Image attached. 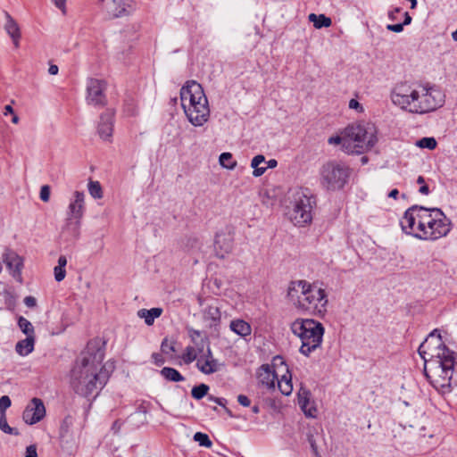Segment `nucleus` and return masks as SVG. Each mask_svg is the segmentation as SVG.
I'll return each instance as SVG.
<instances>
[{"instance_id": "f257e3e1", "label": "nucleus", "mask_w": 457, "mask_h": 457, "mask_svg": "<svg viewBox=\"0 0 457 457\" xmlns=\"http://www.w3.org/2000/svg\"><path fill=\"white\" fill-rule=\"evenodd\" d=\"M419 353L430 384L441 394L451 392L457 386V353L444 344L437 329L420 345Z\"/></svg>"}, {"instance_id": "f03ea898", "label": "nucleus", "mask_w": 457, "mask_h": 457, "mask_svg": "<svg viewBox=\"0 0 457 457\" xmlns=\"http://www.w3.org/2000/svg\"><path fill=\"white\" fill-rule=\"evenodd\" d=\"M104 357L101 342H88L71 371V386L78 395L85 397L97 395L105 385L109 374L106 367L102 365Z\"/></svg>"}, {"instance_id": "7ed1b4c3", "label": "nucleus", "mask_w": 457, "mask_h": 457, "mask_svg": "<svg viewBox=\"0 0 457 457\" xmlns=\"http://www.w3.org/2000/svg\"><path fill=\"white\" fill-rule=\"evenodd\" d=\"M390 99L402 110L416 114H425L440 108L445 104V96L436 86L401 82L392 88Z\"/></svg>"}, {"instance_id": "20e7f679", "label": "nucleus", "mask_w": 457, "mask_h": 457, "mask_svg": "<svg viewBox=\"0 0 457 457\" xmlns=\"http://www.w3.org/2000/svg\"><path fill=\"white\" fill-rule=\"evenodd\" d=\"M287 296L300 310L318 315L327 312L328 295L317 284H310L305 280L294 281L288 287Z\"/></svg>"}, {"instance_id": "39448f33", "label": "nucleus", "mask_w": 457, "mask_h": 457, "mask_svg": "<svg viewBox=\"0 0 457 457\" xmlns=\"http://www.w3.org/2000/svg\"><path fill=\"white\" fill-rule=\"evenodd\" d=\"M180 102L188 121L195 127H201L210 118L208 99L201 84L190 80L180 89Z\"/></svg>"}, {"instance_id": "423d86ee", "label": "nucleus", "mask_w": 457, "mask_h": 457, "mask_svg": "<svg viewBox=\"0 0 457 457\" xmlns=\"http://www.w3.org/2000/svg\"><path fill=\"white\" fill-rule=\"evenodd\" d=\"M377 141V128L370 122L352 124L344 130V151L347 154H363Z\"/></svg>"}, {"instance_id": "0eeeda50", "label": "nucleus", "mask_w": 457, "mask_h": 457, "mask_svg": "<svg viewBox=\"0 0 457 457\" xmlns=\"http://www.w3.org/2000/svg\"><path fill=\"white\" fill-rule=\"evenodd\" d=\"M290 329L301 341L299 352L303 355L308 357L320 347L325 328L320 321L299 318L291 323Z\"/></svg>"}, {"instance_id": "6e6552de", "label": "nucleus", "mask_w": 457, "mask_h": 457, "mask_svg": "<svg viewBox=\"0 0 457 457\" xmlns=\"http://www.w3.org/2000/svg\"><path fill=\"white\" fill-rule=\"evenodd\" d=\"M451 230V221L439 208L423 210L420 225V239L434 241L445 237Z\"/></svg>"}, {"instance_id": "1a4fd4ad", "label": "nucleus", "mask_w": 457, "mask_h": 457, "mask_svg": "<svg viewBox=\"0 0 457 457\" xmlns=\"http://www.w3.org/2000/svg\"><path fill=\"white\" fill-rule=\"evenodd\" d=\"M314 200L304 191L298 190L294 193L287 215L295 226H304L312 220V208Z\"/></svg>"}, {"instance_id": "9d476101", "label": "nucleus", "mask_w": 457, "mask_h": 457, "mask_svg": "<svg viewBox=\"0 0 457 457\" xmlns=\"http://www.w3.org/2000/svg\"><path fill=\"white\" fill-rule=\"evenodd\" d=\"M85 212V194L75 191L70 200L67 209V218L64 229L75 238L80 234L81 220Z\"/></svg>"}, {"instance_id": "9b49d317", "label": "nucleus", "mask_w": 457, "mask_h": 457, "mask_svg": "<svg viewBox=\"0 0 457 457\" xmlns=\"http://www.w3.org/2000/svg\"><path fill=\"white\" fill-rule=\"evenodd\" d=\"M348 175L346 166L336 162H329L321 168V184L329 190L340 189L346 183Z\"/></svg>"}, {"instance_id": "f8f14e48", "label": "nucleus", "mask_w": 457, "mask_h": 457, "mask_svg": "<svg viewBox=\"0 0 457 457\" xmlns=\"http://www.w3.org/2000/svg\"><path fill=\"white\" fill-rule=\"evenodd\" d=\"M423 206L413 205L408 208L400 220L402 230L410 236L420 239V225L423 216Z\"/></svg>"}, {"instance_id": "ddd939ff", "label": "nucleus", "mask_w": 457, "mask_h": 457, "mask_svg": "<svg viewBox=\"0 0 457 457\" xmlns=\"http://www.w3.org/2000/svg\"><path fill=\"white\" fill-rule=\"evenodd\" d=\"M105 89L104 80L89 79L87 83L86 100L87 104L94 106H104L106 104Z\"/></svg>"}, {"instance_id": "4468645a", "label": "nucleus", "mask_w": 457, "mask_h": 457, "mask_svg": "<svg viewBox=\"0 0 457 457\" xmlns=\"http://www.w3.org/2000/svg\"><path fill=\"white\" fill-rule=\"evenodd\" d=\"M103 11L110 19L129 15L134 10L133 0H102Z\"/></svg>"}, {"instance_id": "2eb2a0df", "label": "nucleus", "mask_w": 457, "mask_h": 457, "mask_svg": "<svg viewBox=\"0 0 457 457\" xmlns=\"http://www.w3.org/2000/svg\"><path fill=\"white\" fill-rule=\"evenodd\" d=\"M273 364L279 365L278 370H281L279 377L276 381L279 391L284 395H290L293 391L292 375L281 356L273 358Z\"/></svg>"}, {"instance_id": "dca6fc26", "label": "nucleus", "mask_w": 457, "mask_h": 457, "mask_svg": "<svg viewBox=\"0 0 457 457\" xmlns=\"http://www.w3.org/2000/svg\"><path fill=\"white\" fill-rule=\"evenodd\" d=\"M2 260L6 265L12 277L18 282H22L21 270L23 269V259L11 249H5L2 254Z\"/></svg>"}, {"instance_id": "f3484780", "label": "nucleus", "mask_w": 457, "mask_h": 457, "mask_svg": "<svg viewBox=\"0 0 457 457\" xmlns=\"http://www.w3.org/2000/svg\"><path fill=\"white\" fill-rule=\"evenodd\" d=\"M45 415L46 408L42 400L35 397L25 408L22 413V419L25 423L33 425L39 422Z\"/></svg>"}, {"instance_id": "a211bd4d", "label": "nucleus", "mask_w": 457, "mask_h": 457, "mask_svg": "<svg viewBox=\"0 0 457 457\" xmlns=\"http://www.w3.org/2000/svg\"><path fill=\"white\" fill-rule=\"evenodd\" d=\"M279 365L262 364L257 371L258 381L268 389H275L276 381L279 377L281 370Z\"/></svg>"}, {"instance_id": "6ab92c4d", "label": "nucleus", "mask_w": 457, "mask_h": 457, "mask_svg": "<svg viewBox=\"0 0 457 457\" xmlns=\"http://www.w3.org/2000/svg\"><path fill=\"white\" fill-rule=\"evenodd\" d=\"M234 237L230 232H219L214 240V251L219 258H224L233 249Z\"/></svg>"}, {"instance_id": "aec40b11", "label": "nucleus", "mask_w": 457, "mask_h": 457, "mask_svg": "<svg viewBox=\"0 0 457 457\" xmlns=\"http://www.w3.org/2000/svg\"><path fill=\"white\" fill-rule=\"evenodd\" d=\"M196 367L202 373L206 375L215 373L219 370L220 364L218 361L213 358L210 346H208L206 353L200 355L197 359Z\"/></svg>"}, {"instance_id": "412c9836", "label": "nucleus", "mask_w": 457, "mask_h": 457, "mask_svg": "<svg viewBox=\"0 0 457 457\" xmlns=\"http://www.w3.org/2000/svg\"><path fill=\"white\" fill-rule=\"evenodd\" d=\"M298 404L307 418H316L317 408L314 401L311 400L309 390L301 387L298 391Z\"/></svg>"}, {"instance_id": "4be33fe9", "label": "nucleus", "mask_w": 457, "mask_h": 457, "mask_svg": "<svg viewBox=\"0 0 457 457\" xmlns=\"http://www.w3.org/2000/svg\"><path fill=\"white\" fill-rule=\"evenodd\" d=\"M113 113L111 111L104 112L98 124V134L104 140H109L112 136Z\"/></svg>"}, {"instance_id": "5701e85b", "label": "nucleus", "mask_w": 457, "mask_h": 457, "mask_svg": "<svg viewBox=\"0 0 457 457\" xmlns=\"http://www.w3.org/2000/svg\"><path fill=\"white\" fill-rule=\"evenodd\" d=\"M5 19L6 22L4 25V29L12 38L14 46L17 48L19 47V42L21 38L20 27L18 23L14 21V19L8 12H5Z\"/></svg>"}, {"instance_id": "b1692460", "label": "nucleus", "mask_w": 457, "mask_h": 457, "mask_svg": "<svg viewBox=\"0 0 457 457\" xmlns=\"http://www.w3.org/2000/svg\"><path fill=\"white\" fill-rule=\"evenodd\" d=\"M229 328L235 334L242 337H248L252 333L251 325L241 319L231 320Z\"/></svg>"}, {"instance_id": "393cba45", "label": "nucleus", "mask_w": 457, "mask_h": 457, "mask_svg": "<svg viewBox=\"0 0 457 457\" xmlns=\"http://www.w3.org/2000/svg\"><path fill=\"white\" fill-rule=\"evenodd\" d=\"M162 313V308H152L150 310L140 309L137 312V316L145 320L146 325L150 326L154 323V320L160 317Z\"/></svg>"}, {"instance_id": "a878e982", "label": "nucleus", "mask_w": 457, "mask_h": 457, "mask_svg": "<svg viewBox=\"0 0 457 457\" xmlns=\"http://www.w3.org/2000/svg\"><path fill=\"white\" fill-rule=\"evenodd\" d=\"M35 337H27L16 344L15 350L21 355L26 356L34 350Z\"/></svg>"}, {"instance_id": "bb28decb", "label": "nucleus", "mask_w": 457, "mask_h": 457, "mask_svg": "<svg viewBox=\"0 0 457 457\" xmlns=\"http://www.w3.org/2000/svg\"><path fill=\"white\" fill-rule=\"evenodd\" d=\"M265 162V157L262 154L255 155L251 161V168L253 170V176L255 178L261 177L265 173L267 168L265 166H261V164Z\"/></svg>"}, {"instance_id": "cd10ccee", "label": "nucleus", "mask_w": 457, "mask_h": 457, "mask_svg": "<svg viewBox=\"0 0 457 457\" xmlns=\"http://www.w3.org/2000/svg\"><path fill=\"white\" fill-rule=\"evenodd\" d=\"M308 18L316 29L328 28L332 23L331 19L324 14L317 15L315 13H311Z\"/></svg>"}, {"instance_id": "c85d7f7f", "label": "nucleus", "mask_w": 457, "mask_h": 457, "mask_svg": "<svg viewBox=\"0 0 457 457\" xmlns=\"http://www.w3.org/2000/svg\"><path fill=\"white\" fill-rule=\"evenodd\" d=\"M161 375L165 379L172 382H180L185 380V378L176 369L170 367L162 368Z\"/></svg>"}, {"instance_id": "c756f323", "label": "nucleus", "mask_w": 457, "mask_h": 457, "mask_svg": "<svg viewBox=\"0 0 457 457\" xmlns=\"http://www.w3.org/2000/svg\"><path fill=\"white\" fill-rule=\"evenodd\" d=\"M220 164L228 170H234L237 167V162L233 160L230 153H222L219 157Z\"/></svg>"}, {"instance_id": "7c9ffc66", "label": "nucleus", "mask_w": 457, "mask_h": 457, "mask_svg": "<svg viewBox=\"0 0 457 457\" xmlns=\"http://www.w3.org/2000/svg\"><path fill=\"white\" fill-rule=\"evenodd\" d=\"M88 192L90 195L95 199H101L103 197V190L98 181L89 180Z\"/></svg>"}, {"instance_id": "2f4dec72", "label": "nucleus", "mask_w": 457, "mask_h": 457, "mask_svg": "<svg viewBox=\"0 0 457 457\" xmlns=\"http://www.w3.org/2000/svg\"><path fill=\"white\" fill-rule=\"evenodd\" d=\"M18 325L21 330L27 336V337H35L34 335V328L30 321H29L24 317H20L18 320Z\"/></svg>"}, {"instance_id": "473e14b6", "label": "nucleus", "mask_w": 457, "mask_h": 457, "mask_svg": "<svg viewBox=\"0 0 457 457\" xmlns=\"http://www.w3.org/2000/svg\"><path fill=\"white\" fill-rule=\"evenodd\" d=\"M204 319L210 320L213 322L220 320V312L217 306L210 305L208 306L204 312Z\"/></svg>"}, {"instance_id": "72a5a7b5", "label": "nucleus", "mask_w": 457, "mask_h": 457, "mask_svg": "<svg viewBox=\"0 0 457 457\" xmlns=\"http://www.w3.org/2000/svg\"><path fill=\"white\" fill-rule=\"evenodd\" d=\"M0 429L5 434L14 436L20 435V432L17 428H12L8 425L5 413L0 414Z\"/></svg>"}, {"instance_id": "f704fd0d", "label": "nucleus", "mask_w": 457, "mask_h": 457, "mask_svg": "<svg viewBox=\"0 0 457 457\" xmlns=\"http://www.w3.org/2000/svg\"><path fill=\"white\" fill-rule=\"evenodd\" d=\"M208 391L209 386L205 384H200L192 388L191 395L195 399L200 400L207 395Z\"/></svg>"}, {"instance_id": "c9c22d12", "label": "nucleus", "mask_w": 457, "mask_h": 457, "mask_svg": "<svg viewBox=\"0 0 457 457\" xmlns=\"http://www.w3.org/2000/svg\"><path fill=\"white\" fill-rule=\"evenodd\" d=\"M197 352L194 346L188 345L186 347L185 352L182 355V359L185 363L189 364L194 361H197Z\"/></svg>"}, {"instance_id": "e433bc0d", "label": "nucleus", "mask_w": 457, "mask_h": 457, "mask_svg": "<svg viewBox=\"0 0 457 457\" xmlns=\"http://www.w3.org/2000/svg\"><path fill=\"white\" fill-rule=\"evenodd\" d=\"M194 440L197 442L201 446L210 448L212 445V443L210 440L208 435L202 432H196L194 435Z\"/></svg>"}, {"instance_id": "4c0bfd02", "label": "nucleus", "mask_w": 457, "mask_h": 457, "mask_svg": "<svg viewBox=\"0 0 457 457\" xmlns=\"http://www.w3.org/2000/svg\"><path fill=\"white\" fill-rule=\"evenodd\" d=\"M416 145L420 148L433 150L436 147V141L434 137H422L416 142Z\"/></svg>"}, {"instance_id": "58836bf2", "label": "nucleus", "mask_w": 457, "mask_h": 457, "mask_svg": "<svg viewBox=\"0 0 457 457\" xmlns=\"http://www.w3.org/2000/svg\"><path fill=\"white\" fill-rule=\"evenodd\" d=\"M54 278L57 282H61L66 276V270L64 267L55 266L54 269Z\"/></svg>"}, {"instance_id": "ea45409f", "label": "nucleus", "mask_w": 457, "mask_h": 457, "mask_svg": "<svg viewBox=\"0 0 457 457\" xmlns=\"http://www.w3.org/2000/svg\"><path fill=\"white\" fill-rule=\"evenodd\" d=\"M11 399L7 395L0 398V414L5 413L6 410L11 406Z\"/></svg>"}, {"instance_id": "a19ab883", "label": "nucleus", "mask_w": 457, "mask_h": 457, "mask_svg": "<svg viewBox=\"0 0 457 457\" xmlns=\"http://www.w3.org/2000/svg\"><path fill=\"white\" fill-rule=\"evenodd\" d=\"M417 183L420 185V187L419 189V192L422 195H428L429 194V188L428 185L425 183V179L422 176H419L417 179Z\"/></svg>"}, {"instance_id": "79ce46f5", "label": "nucleus", "mask_w": 457, "mask_h": 457, "mask_svg": "<svg viewBox=\"0 0 457 457\" xmlns=\"http://www.w3.org/2000/svg\"><path fill=\"white\" fill-rule=\"evenodd\" d=\"M161 349L162 353L169 354L170 353L175 352L174 345L173 343H169L167 339H164L162 342Z\"/></svg>"}, {"instance_id": "37998d69", "label": "nucleus", "mask_w": 457, "mask_h": 457, "mask_svg": "<svg viewBox=\"0 0 457 457\" xmlns=\"http://www.w3.org/2000/svg\"><path fill=\"white\" fill-rule=\"evenodd\" d=\"M49 198H50V187L47 185H45V186L41 187V189H40V199L43 202L46 203L49 201Z\"/></svg>"}, {"instance_id": "c03bdc74", "label": "nucleus", "mask_w": 457, "mask_h": 457, "mask_svg": "<svg viewBox=\"0 0 457 457\" xmlns=\"http://www.w3.org/2000/svg\"><path fill=\"white\" fill-rule=\"evenodd\" d=\"M208 345V340L207 338H200L199 342H197L195 345V350L197 352L198 354H204V346ZM209 345H207L208 347Z\"/></svg>"}, {"instance_id": "a18cd8bd", "label": "nucleus", "mask_w": 457, "mask_h": 457, "mask_svg": "<svg viewBox=\"0 0 457 457\" xmlns=\"http://www.w3.org/2000/svg\"><path fill=\"white\" fill-rule=\"evenodd\" d=\"M189 337L194 345L199 342L200 338H204L202 337V333L199 330L193 328L189 330Z\"/></svg>"}, {"instance_id": "49530a36", "label": "nucleus", "mask_w": 457, "mask_h": 457, "mask_svg": "<svg viewBox=\"0 0 457 457\" xmlns=\"http://www.w3.org/2000/svg\"><path fill=\"white\" fill-rule=\"evenodd\" d=\"M348 106L350 109L356 110L358 112L364 111L363 106L356 99H351Z\"/></svg>"}, {"instance_id": "de8ad7c7", "label": "nucleus", "mask_w": 457, "mask_h": 457, "mask_svg": "<svg viewBox=\"0 0 457 457\" xmlns=\"http://www.w3.org/2000/svg\"><path fill=\"white\" fill-rule=\"evenodd\" d=\"M328 143L333 145H341L344 149V132L341 136L331 137L328 138Z\"/></svg>"}, {"instance_id": "09e8293b", "label": "nucleus", "mask_w": 457, "mask_h": 457, "mask_svg": "<svg viewBox=\"0 0 457 457\" xmlns=\"http://www.w3.org/2000/svg\"><path fill=\"white\" fill-rule=\"evenodd\" d=\"M386 29L389 31H393L395 33H400L403 30V23H397V24H388L386 26Z\"/></svg>"}, {"instance_id": "8fccbe9b", "label": "nucleus", "mask_w": 457, "mask_h": 457, "mask_svg": "<svg viewBox=\"0 0 457 457\" xmlns=\"http://www.w3.org/2000/svg\"><path fill=\"white\" fill-rule=\"evenodd\" d=\"M25 457H37L36 445H31L26 448Z\"/></svg>"}, {"instance_id": "3c124183", "label": "nucleus", "mask_w": 457, "mask_h": 457, "mask_svg": "<svg viewBox=\"0 0 457 457\" xmlns=\"http://www.w3.org/2000/svg\"><path fill=\"white\" fill-rule=\"evenodd\" d=\"M52 2L63 14L66 13V0H52Z\"/></svg>"}, {"instance_id": "603ef678", "label": "nucleus", "mask_w": 457, "mask_h": 457, "mask_svg": "<svg viewBox=\"0 0 457 457\" xmlns=\"http://www.w3.org/2000/svg\"><path fill=\"white\" fill-rule=\"evenodd\" d=\"M237 402L245 407H248L251 404V400L245 395H239L237 396Z\"/></svg>"}, {"instance_id": "864d4df0", "label": "nucleus", "mask_w": 457, "mask_h": 457, "mask_svg": "<svg viewBox=\"0 0 457 457\" xmlns=\"http://www.w3.org/2000/svg\"><path fill=\"white\" fill-rule=\"evenodd\" d=\"M152 359L157 366H161L164 363V358L161 353H154L152 354Z\"/></svg>"}, {"instance_id": "5fc2aeb1", "label": "nucleus", "mask_w": 457, "mask_h": 457, "mask_svg": "<svg viewBox=\"0 0 457 457\" xmlns=\"http://www.w3.org/2000/svg\"><path fill=\"white\" fill-rule=\"evenodd\" d=\"M24 303L28 307H34L36 306L37 301L33 296H26L24 299Z\"/></svg>"}, {"instance_id": "6e6d98bb", "label": "nucleus", "mask_w": 457, "mask_h": 457, "mask_svg": "<svg viewBox=\"0 0 457 457\" xmlns=\"http://www.w3.org/2000/svg\"><path fill=\"white\" fill-rule=\"evenodd\" d=\"M401 12V9L400 8H395L394 10L390 11L388 12V18L391 20V21H395L397 19L396 15Z\"/></svg>"}, {"instance_id": "4d7b16f0", "label": "nucleus", "mask_w": 457, "mask_h": 457, "mask_svg": "<svg viewBox=\"0 0 457 457\" xmlns=\"http://www.w3.org/2000/svg\"><path fill=\"white\" fill-rule=\"evenodd\" d=\"M209 400L217 403L220 406H225L226 400L224 398H217L213 396H209Z\"/></svg>"}, {"instance_id": "13d9d810", "label": "nucleus", "mask_w": 457, "mask_h": 457, "mask_svg": "<svg viewBox=\"0 0 457 457\" xmlns=\"http://www.w3.org/2000/svg\"><path fill=\"white\" fill-rule=\"evenodd\" d=\"M120 428H121V424L119 420H116L113 422L112 426V430L117 434L119 433V431L120 430Z\"/></svg>"}, {"instance_id": "bf43d9fd", "label": "nucleus", "mask_w": 457, "mask_h": 457, "mask_svg": "<svg viewBox=\"0 0 457 457\" xmlns=\"http://www.w3.org/2000/svg\"><path fill=\"white\" fill-rule=\"evenodd\" d=\"M266 163H267V166H265V168H267V169H274L278 165V162L275 159H270Z\"/></svg>"}, {"instance_id": "052dcab7", "label": "nucleus", "mask_w": 457, "mask_h": 457, "mask_svg": "<svg viewBox=\"0 0 457 457\" xmlns=\"http://www.w3.org/2000/svg\"><path fill=\"white\" fill-rule=\"evenodd\" d=\"M58 71H59V69H58V66H57V65H55V64H51V65L49 66V69H48V72H49V74H51V75H56V74L58 73Z\"/></svg>"}, {"instance_id": "680f3d73", "label": "nucleus", "mask_w": 457, "mask_h": 457, "mask_svg": "<svg viewBox=\"0 0 457 457\" xmlns=\"http://www.w3.org/2000/svg\"><path fill=\"white\" fill-rule=\"evenodd\" d=\"M67 265V259L64 255H61L59 258H58V264L57 266H61V267H64Z\"/></svg>"}, {"instance_id": "e2e57ef3", "label": "nucleus", "mask_w": 457, "mask_h": 457, "mask_svg": "<svg viewBox=\"0 0 457 457\" xmlns=\"http://www.w3.org/2000/svg\"><path fill=\"white\" fill-rule=\"evenodd\" d=\"M14 113V110L13 108L11 106V105H5L4 106V115H8V114H13Z\"/></svg>"}, {"instance_id": "0e129e2a", "label": "nucleus", "mask_w": 457, "mask_h": 457, "mask_svg": "<svg viewBox=\"0 0 457 457\" xmlns=\"http://www.w3.org/2000/svg\"><path fill=\"white\" fill-rule=\"evenodd\" d=\"M411 22V17L410 16V14L407 12H404V21L403 22V26L409 25Z\"/></svg>"}, {"instance_id": "69168bd1", "label": "nucleus", "mask_w": 457, "mask_h": 457, "mask_svg": "<svg viewBox=\"0 0 457 457\" xmlns=\"http://www.w3.org/2000/svg\"><path fill=\"white\" fill-rule=\"evenodd\" d=\"M399 194V191L397 189H393L389 192L388 194V196L391 197V198H395L396 199L397 198V195Z\"/></svg>"}, {"instance_id": "338daca9", "label": "nucleus", "mask_w": 457, "mask_h": 457, "mask_svg": "<svg viewBox=\"0 0 457 457\" xmlns=\"http://www.w3.org/2000/svg\"><path fill=\"white\" fill-rule=\"evenodd\" d=\"M12 123L17 124V123L19 122V117H18V115H17V114H15V113L12 114Z\"/></svg>"}, {"instance_id": "774afa93", "label": "nucleus", "mask_w": 457, "mask_h": 457, "mask_svg": "<svg viewBox=\"0 0 457 457\" xmlns=\"http://www.w3.org/2000/svg\"><path fill=\"white\" fill-rule=\"evenodd\" d=\"M453 39L457 42V29L452 33Z\"/></svg>"}]
</instances>
